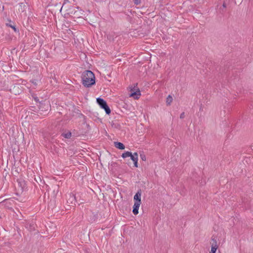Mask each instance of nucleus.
Listing matches in <instances>:
<instances>
[{"mask_svg": "<svg viewBox=\"0 0 253 253\" xmlns=\"http://www.w3.org/2000/svg\"><path fill=\"white\" fill-rule=\"evenodd\" d=\"M114 145L117 148L120 150H124L125 148V145L121 142H115Z\"/></svg>", "mask_w": 253, "mask_h": 253, "instance_id": "nucleus-7", "label": "nucleus"}, {"mask_svg": "<svg viewBox=\"0 0 253 253\" xmlns=\"http://www.w3.org/2000/svg\"><path fill=\"white\" fill-rule=\"evenodd\" d=\"M44 106H46V107H47V108H48V104H44Z\"/></svg>", "mask_w": 253, "mask_h": 253, "instance_id": "nucleus-21", "label": "nucleus"}, {"mask_svg": "<svg viewBox=\"0 0 253 253\" xmlns=\"http://www.w3.org/2000/svg\"><path fill=\"white\" fill-rule=\"evenodd\" d=\"M64 8V5L62 6V7L61 8V10Z\"/></svg>", "mask_w": 253, "mask_h": 253, "instance_id": "nucleus-23", "label": "nucleus"}, {"mask_svg": "<svg viewBox=\"0 0 253 253\" xmlns=\"http://www.w3.org/2000/svg\"><path fill=\"white\" fill-rule=\"evenodd\" d=\"M33 83L34 84H36V82H33Z\"/></svg>", "mask_w": 253, "mask_h": 253, "instance_id": "nucleus-24", "label": "nucleus"}, {"mask_svg": "<svg viewBox=\"0 0 253 253\" xmlns=\"http://www.w3.org/2000/svg\"><path fill=\"white\" fill-rule=\"evenodd\" d=\"M222 6H223L224 8H225V7H226V4H225V3H224L223 4Z\"/></svg>", "mask_w": 253, "mask_h": 253, "instance_id": "nucleus-20", "label": "nucleus"}, {"mask_svg": "<svg viewBox=\"0 0 253 253\" xmlns=\"http://www.w3.org/2000/svg\"><path fill=\"white\" fill-rule=\"evenodd\" d=\"M82 81L84 86L90 87L95 83L94 74L89 70L84 71L82 75Z\"/></svg>", "mask_w": 253, "mask_h": 253, "instance_id": "nucleus-1", "label": "nucleus"}, {"mask_svg": "<svg viewBox=\"0 0 253 253\" xmlns=\"http://www.w3.org/2000/svg\"><path fill=\"white\" fill-rule=\"evenodd\" d=\"M129 96V97H133L135 99L139 98L141 96V93L139 89H134V92L131 91V92H130Z\"/></svg>", "mask_w": 253, "mask_h": 253, "instance_id": "nucleus-3", "label": "nucleus"}, {"mask_svg": "<svg viewBox=\"0 0 253 253\" xmlns=\"http://www.w3.org/2000/svg\"><path fill=\"white\" fill-rule=\"evenodd\" d=\"M172 97L170 95H169L168 97H167L166 100V104L167 105L169 106L171 104L172 101Z\"/></svg>", "mask_w": 253, "mask_h": 253, "instance_id": "nucleus-10", "label": "nucleus"}, {"mask_svg": "<svg viewBox=\"0 0 253 253\" xmlns=\"http://www.w3.org/2000/svg\"><path fill=\"white\" fill-rule=\"evenodd\" d=\"M66 10L67 11V14H69L70 15H75L76 12H77V11L75 10V7L71 5Z\"/></svg>", "mask_w": 253, "mask_h": 253, "instance_id": "nucleus-6", "label": "nucleus"}, {"mask_svg": "<svg viewBox=\"0 0 253 253\" xmlns=\"http://www.w3.org/2000/svg\"><path fill=\"white\" fill-rule=\"evenodd\" d=\"M138 154L136 152L134 153L133 154H131V155L129 156L134 163V167L136 168L138 167Z\"/></svg>", "mask_w": 253, "mask_h": 253, "instance_id": "nucleus-5", "label": "nucleus"}, {"mask_svg": "<svg viewBox=\"0 0 253 253\" xmlns=\"http://www.w3.org/2000/svg\"><path fill=\"white\" fill-rule=\"evenodd\" d=\"M185 117V114H184V113L183 112L181 114L180 116V119H183Z\"/></svg>", "mask_w": 253, "mask_h": 253, "instance_id": "nucleus-19", "label": "nucleus"}, {"mask_svg": "<svg viewBox=\"0 0 253 253\" xmlns=\"http://www.w3.org/2000/svg\"><path fill=\"white\" fill-rule=\"evenodd\" d=\"M130 155H131V153L128 151L124 153H123L122 156L123 158H126V157H129Z\"/></svg>", "mask_w": 253, "mask_h": 253, "instance_id": "nucleus-14", "label": "nucleus"}, {"mask_svg": "<svg viewBox=\"0 0 253 253\" xmlns=\"http://www.w3.org/2000/svg\"><path fill=\"white\" fill-rule=\"evenodd\" d=\"M137 84H136L135 85H134V86H129L130 89V92H131V91L134 92V89H139L138 87H137Z\"/></svg>", "mask_w": 253, "mask_h": 253, "instance_id": "nucleus-15", "label": "nucleus"}, {"mask_svg": "<svg viewBox=\"0 0 253 253\" xmlns=\"http://www.w3.org/2000/svg\"><path fill=\"white\" fill-rule=\"evenodd\" d=\"M134 2L136 4H138L140 3V0H134Z\"/></svg>", "mask_w": 253, "mask_h": 253, "instance_id": "nucleus-18", "label": "nucleus"}, {"mask_svg": "<svg viewBox=\"0 0 253 253\" xmlns=\"http://www.w3.org/2000/svg\"><path fill=\"white\" fill-rule=\"evenodd\" d=\"M72 135V133L71 132L69 131L67 133H63L62 134V136H63L65 138H70Z\"/></svg>", "mask_w": 253, "mask_h": 253, "instance_id": "nucleus-12", "label": "nucleus"}, {"mask_svg": "<svg viewBox=\"0 0 253 253\" xmlns=\"http://www.w3.org/2000/svg\"><path fill=\"white\" fill-rule=\"evenodd\" d=\"M141 202L139 201H135L133 207L132 212L134 214L136 215L138 213V210L140 207Z\"/></svg>", "mask_w": 253, "mask_h": 253, "instance_id": "nucleus-4", "label": "nucleus"}, {"mask_svg": "<svg viewBox=\"0 0 253 253\" xmlns=\"http://www.w3.org/2000/svg\"><path fill=\"white\" fill-rule=\"evenodd\" d=\"M96 101L102 109H104L107 114L109 115L111 113V110L104 99L101 98H97Z\"/></svg>", "mask_w": 253, "mask_h": 253, "instance_id": "nucleus-2", "label": "nucleus"}, {"mask_svg": "<svg viewBox=\"0 0 253 253\" xmlns=\"http://www.w3.org/2000/svg\"><path fill=\"white\" fill-rule=\"evenodd\" d=\"M17 86H14V87H13V89H15Z\"/></svg>", "mask_w": 253, "mask_h": 253, "instance_id": "nucleus-22", "label": "nucleus"}, {"mask_svg": "<svg viewBox=\"0 0 253 253\" xmlns=\"http://www.w3.org/2000/svg\"><path fill=\"white\" fill-rule=\"evenodd\" d=\"M140 156L142 161H145L146 160V156L143 153L140 154Z\"/></svg>", "mask_w": 253, "mask_h": 253, "instance_id": "nucleus-17", "label": "nucleus"}, {"mask_svg": "<svg viewBox=\"0 0 253 253\" xmlns=\"http://www.w3.org/2000/svg\"><path fill=\"white\" fill-rule=\"evenodd\" d=\"M211 247H215L218 248L217 243L216 239L212 237L211 238Z\"/></svg>", "mask_w": 253, "mask_h": 253, "instance_id": "nucleus-11", "label": "nucleus"}, {"mask_svg": "<svg viewBox=\"0 0 253 253\" xmlns=\"http://www.w3.org/2000/svg\"><path fill=\"white\" fill-rule=\"evenodd\" d=\"M141 192L138 191L134 196V200L135 201H139L141 202Z\"/></svg>", "mask_w": 253, "mask_h": 253, "instance_id": "nucleus-8", "label": "nucleus"}, {"mask_svg": "<svg viewBox=\"0 0 253 253\" xmlns=\"http://www.w3.org/2000/svg\"><path fill=\"white\" fill-rule=\"evenodd\" d=\"M6 25L8 27H10L12 28L15 32L18 31V30H17V29L15 27V26L14 25H12L11 23V22H10L9 23H6Z\"/></svg>", "mask_w": 253, "mask_h": 253, "instance_id": "nucleus-13", "label": "nucleus"}, {"mask_svg": "<svg viewBox=\"0 0 253 253\" xmlns=\"http://www.w3.org/2000/svg\"><path fill=\"white\" fill-rule=\"evenodd\" d=\"M218 248L215 247H211V251L210 253H215Z\"/></svg>", "mask_w": 253, "mask_h": 253, "instance_id": "nucleus-16", "label": "nucleus"}, {"mask_svg": "<svg viewBox=\"0 0 253 253\" xmlns=\"http://www.w3.org/2000/svg\"><path fill=\"white\" fill-rule=\"evenodd\" d=\"M26 5L23 3H20L18 5V10L20 12H24L25 10Z\"/></svg>", "mask_w": 253, "mask_h": 253, "instance_id": "nucleus-9", "label": "nucleus"}]
</instances>
